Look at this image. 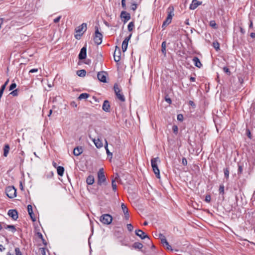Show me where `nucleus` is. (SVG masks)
<instances>
[{"label": "nucleus", "mask_w": 255, "mask_h": 255, "mask_svg": "<svg viewBox=\"0 0 255 255\" xmlns=\"http://www.w3.org/2000/svg\"><path fill=\"white\" fill-rule=\"evenodd\" d=\"M27 211H28V214L29 213L31 214L32 213H33V211H32V207L31 205H28L27 206Z\"/></svg>", "instance_id": "79ce46f5"}, {"label": "nucleus", "mask_w": 255, "mask_h": 255, "mask_svg": "<svg viewBox=\"0 0 255 255\" xmlns=\"http://www.w3.org/2000/svg\"><path fill=\"white\" fill-rule=\"evenodd\" d=\"M16 87V83H12L10 86H9V91H11V90H13L14 89H15Z\"/></svg>", "instance_id": "4c0bfd02"}, {"label": "nucleus", "mask_w": 255, "mask_h": 255, "mask_svg": "<svg viewBox=\"0 0 255 255\" xmlns=\"http://www.w3.org/2000/svg\"><path fill=\"white\" fill-rule=\"evenodd\" d=\"M38 71V69L37 68H34V69H31L30 71H29V73H34V72H37Z\"/></svg>", "instance_id": "4d7b16f0"}, {"label": "nucleus", "mask_w": 255, "mask_h": 255, "mask_svg": "<svg viewBox=\"0 0 255 255\" xmlns=\"http://www.w3.org/2000/svg\"><path fill=\"white\" fill-rule=\"evenodd\" d=\"M211 198L210 195H207L205 197V201L207 203H209L211 201Z\"/></svg>", "instance_id": "a19ab883"}, {"label": "nucleus", "mask_w": 255, "mask_h": 255, "mask_svg": "<svg viewBox=\"0 0 255 255\" xmlns=\"http://www.w3.org/2000/svg\"><path fill=\"white\" fill-rule=\"evenodd\" d=\"M121 208H122V209L123 212L124 213V214H126V213L128 212V209L127 206L125 204H124V203L122 204Z\"/></svg>", "instance_id": "c85d7f7f"}, {"label": "nucleus", "mask_w": 255, "mask_h": 255, "mask_svg": "<svg viewBox=\"0 0 255 255\" xmlns=\"http://www.w3.org/2000/svg\"><path fill=\"white\" fill-rule=\"evenodd\" d=\"M137 8V4L135 3H133L131 4V9L134 11L136 10V9Z\"/></svg>", "instance_id": "49530a36"}, {"label": "nucleus", "mask_w": 255, "mask_h": 255, "mask_svg": "<svg viewBox=\"0 0 255 255\" xmlns=\"http://www.w3.org/2000/svg\"><path fill=\"white\" fill-rule=\"evenodd\" d=\"M131 37V34H130L123 41L122 45V48L123 52H125L127 50L128 46V43Z\"/></svg>", "instance_id": "9d476101"}, {"label": "nucleus", "mask_w": 255, "mask_h": 255, "mask_svg": "<svg viewBox=\"0 0 255 255\" xmlns=\"http://www.w3.org/2000/svg\"><path fill=\"white\" fill-rule=\"evenodd\" d=\"M5 193L9 198H13L16 196V190L13 186H8L5 189Z\"/></svg>", "instance_id": "423d86ee"}, {"label": "nucleus", "mask_w": 255, "mask_h": 255, "mask_svg": "<svg viewBox=\"0 0 255 255\" xmlns=\"http://www.w3.org/2000/svg\"><path fill=\"white\" fill-rule=\"evenodd\" d=\"M83 151V148L81 146H77L74 149L73 154L75 156H79Z\"/></svg>", "instance_id": "f3484780"}, {"label": "nucleus", "mask_w": 255, "mask_h": 255, "mask_svg": "<svg viewBox=\"0 0 255 255\" xmlns=\"http://www.w3.org/2000/svg\"><path fill=\"white\" fill-rule=\"evenodd\" d=\"M219 194L223 195L224 194V185H221L219 189Z\"/></svg>", "instance_id": "f704fd0d"}, {"label": "nucleus", "mask_w": 255, "mask_h": 255, "mask_svg": "<svg viewBox=\"0 0 255 255\" xmlns=\"http://www.w3.org/2000/svg\"><path fill=\"white\" fill-rule=\"evenodd\" d=\"M87 48L86 46L83 47L80 52L78 57L80 60H83L86 58Z\"/></svg>", "instance_id": "4468645a"}, {"label": "nucleus", "mask_w": 255, "mask_h": 255, "mask_svg": "<svg viewBox=\"0 0 255 255\" xmlns=\"http://www.w3.org/2000/svg\"><path fill=\"white\" fill-rule=\"evenodd\" d=\"M57 174L59 176H63L64 172V168L63 167L59 166L57 168Z\"/></svg>", "instance_id": "b1692460"}, {"label": "nucleus", "mask_w": 255, "mask_h": 255, "mask_svg": "<svg viewBox=\"0 0 255 255\" xmlns=\"http://www.w3.org/2000/svg\"><path fill=\"white\" fill-rule=\"evenodd\" d=\"M87 30V24L83 23L80 26L77 27L75 30L76 34L75 35V37L77 39H79L83 34V32Z\"/></svg>", "instance_id": "f03ea898"}, {"label": "nucleus", "mask_w": 255, "mask_h": 255, "mask_svg": "<svg viewBox=\"0 0 255 255\" xmlns=\"http://www.w3.org/2000/svg\"><path fill=\"white\" fill-rule=\"evenodd\" d=\"M121 18L124 19V22L126 23L130 19V15L126 11H122L120 15Z\"/></svg>", "instance_id": "ddd939ff"}, {"label": "nucleus", "mask_w": 255, "mask_h": 255, "mask_svg": "<svg viewBox=\"0 0 255 255\" xmlns=\"http://www.w3.org/2000/svg\"><path fill=\"white\" fill-rule=\"evenodd\" d=\"M107 73L104 71L99 72L97 74L98 79L102 82L106 83Z\"/></svg>", "instance_id": "f8f14e48"}, {"label": "nucleus", "mask_w": 255, "mask_h": 255, "mask_svg": "<svg viewBox=\"0 0 255 255\" xmlns=\"http://www.w3.org/2000/svg\"><path fill=\"white\" fill-rule=\"evenodd\" d=\"M7 214L14 220H16L18 218V213L16 210H9Z\"/></svg>", "instance_id": "2eb2a0df"}, {"label": "nucleus", "mask_w": 255, "mask_h": 255, "mask_svg": "<svg viewBox=\"0 0 255 255\" xmlns=\"http://www.w3.org/2000/svg\"><path fill=\"white\" fill-rule=\"evenodd\" d=\"M108 146V142H107V140H105V148L106 150L107 154L108 156H109V155L112 156V153L109 151Z\"/></svg>", "instance_id": "c756f323"}, {"label": "nucleus", "mask_w": 255, "mask_h": 255, "mask_svg": "<svg viewBox=\"0 0 255 255\" xmlns=\"http://www.w3.org/2000/svg\"><path fill=\"white\" fill-rule=\"evenodd\" d=\"M114 60L116 62H119L121 59V50L118 46L116 47V49L114 54Z\"/></svg>", "instance_id": "9b49d317"}, {"label": "nucleus", "mask_w": 255, "mask_h": 255, "mask_svg": "<svg viewBox=\"0 0 255 255\" xmlns=\"http://www.w3.org/2000/svg\"><path fill=\"white\" fill-rule=\"evenodd\" d=\"M250 36L253 38H255V33L252 32L250 34Z\"/></svg>", "instance_id": "0e129e2a"}, {"label": "nucleus", "mask_w": 255, "mask_h": 255, "mask_svg": "<svg viewBox=\"0 0 255 255\" xmlns=\"http://www.w3.org/2000/svg\"><path fill=\"white\" fill-rule=\"evenodd\" d=\"M224 173L226 179L229 178V168L227 167L224 169Z\"/></svg>", "instance_id": "2f4dec72"}, {"label": "nucleus", "mask_w": 255, "mask_h": 255, "mask_svg": "<svg viewBox=\"0 0 255 255\" xmlns=\"http://www.w3.org/2000/svg\"><path fill=\"white\" fill-rule=\"evenodd\" d=\"M165 101L169 104H171L172 101L170 98L168 97H165Z\"/></svg>", "instance_id": "5fc2aeb1"}, {"label": "nucleus", "mask_w": 255, "mask_h": 255, "mask_svg": "<svg viewBox=\"0 0 255 255\" xmlns=\"http://www.w3.org/2000/svg\"><path fill=\"white\" fill-rule=\"evenodd\" d=\"M192 60L194 62V65L197 67L201 68L202 66V64L197 57H194Z\"/></svg>", "instance_id": "6ab92c4d"}, {"label": "nucleus", "mask_w": 255, "mask_h": 255, "mask_svg": "<svg viewBox=\"0 0 255 255\" xmlns=\"http://www.w3.org/2000/svg\"><path fill=\"white\" fill-rule=\"evenodd\" d=\"M28 214L29 215V216L33 222H34L36 221V219L34 217L33 213H32L31 214V213H29Z\"/></svg>", "instance_id": "3c124183"}, {"label": "nucleus", "mask_w": 255, "mask_h": 255, "mask_svg": "<svg viewBox=\"0 0 255 255\" xmlns=\"http://www.w3.org/2000/svg\"><path fill=\"white\" fill-rule=\"evenodd\" d=\"M165 245L166 246V249L170 251H173L171 246L169 244L168 242L167 243V244H165Z\"/></svg>", "instance_id": "864d4df0"}, {"label": "nucleus", "mask_w": 255, "mask_h": 255, "mask_svg": "<svg viewBox=\"0 0 255 255\" xmlns=\"http://www.w3.org/2000/svg\"><path fill=\"white\" fill-rule=\"evenodd\" d=\"M213 46L217 51H218L220 49V44L217 41L214 42Z\"/></svg>", "instance_id": "473e14b6"}, {"label": "nucleus", "mask_w": 255, "mask_h": 255, "mask_svg": "<svg viewBox=\"0 0 255 255\" xmlns=\"http://www.w3.org/2000/svg\"><path fill=\"white\" fill-rule=\"evenodd\" d=\"M135 234L136 236H138L141 239H144L147 238L148 240V242H151L149 237L146 234H145V233L143 232L142 230H136L135 231Z\"/></svg>", "instance_id": "1a4fd4ad"}, {"label": "nucleus", "mask_w": 255, "mask_h": 255, "mask_svg": "<svg viewBox=\"0 0 255 255\" xmlns=\"http://www.w3.org/2000/svg\"><path fill=\"white\" fill-rule=\"evenodd\" d=\"M95 33L94 38V42L97 45H100L102 42L103 35L99 31V28L97 26L95 27Z\"/></svg>", "instance_id": "6e6552de"}, {"label": "nucleus", "mask_w": 255, "mask_h": 255, "mask_svg": "<svg viewBox=\"0 0 255 255\" xmlns=\"http://www.w3.org/2000/svg\"><path fill=\"white\" fill-rule=\"evenodd\" d=\"M112 186L113 188V190L114 191H116L117 190V184L116 183L115 180L113 179L112 181Z\"/></svg>", "instance_id": "72a5a7b5"}, {"label": "nucleus", "mask_w": 255, "mask_h": 255, "mask_svg": "<svg viewBox=\"0 0 255 255\" xmlns=\"http://www.w3.org/2000/svg\"><path fill=\"white\" fill-rule=\"evenodd\" d=\"M61 18V16H59L58 17H57V18H55L54 19V23H57L59 21V20H60Z\"/></svg>", "instance_id": "603ef678"}, {"label": "nucleus", "mask_w": 255, "mask_h": 255, "mask_svg": "<svg viewBox=\"0 0 255 255\" xmlns=\"http://www.w3.org/2000/svg\"><path fill=\"white\" fill-rule=\"evenodd\" d=\"M177 120L179 121L182 122L183 120V116L182 114H179L177 115Z\"/></svg>", "instance_id": "de8ad7c7"}, {"label": "nucleus", "mask_w": 255, "mask_h": 255, "mask_svg": "<svg viewBox=\"0 0 255 255\" xmlns=\"http://www.w3.org/2000/svg\"><path fill=\"white\" fill-rule=\"evenodd\" d=\"M110 105L109 102L108 100H105L104 102V103L103 104V106H102L103 110L106 112H108L110 111Z\"/></svg>", "instance_id": "a211bd4d"}, {"label": "nucleus", "mask_w": 255, "mask_h": 255, "mask_svg": "<svg viewBox=\"0 0 255 255\" xmlns=\"http://www.w3.org/2000/svg\"><path fill=\"white\" fill-rule=\"evenodd\" d=\"M113 220V217L110 214H105L102 215L100 219V221L104 224L109 225Z\"/></svg>", "instance_id": "39448f33"}, {"label": "nucleus", "mask_w": 255, "mask_h": 255, "mask_svg": "<svg viewBox=\"0 0 255 255\" xmlns=\"http://www.w3.org/2000/svg\"><path fill=\"white\" fill-rule=\"evenodd\" d=\"M98 184L101 185L106 181V178L104 174V169L100 168L98 172Z\"/></svg>", "instance_id": "20e7f679"}, {"label": "nucleus", "mask_w": 255, "mask_h": 255, "mask_svg": "<svg viewBox=\"0 0 255 255\" xmlns=\"http://www.w3.org/2000/svg\"><path fill=\"white\" fill-rule=\"evenodd\" d=\"M89 97V94L87 93H82L80 94L78 97L79 100L86 99Z\"/></svg>", "instance_id": "cd10ccee"}, {"label": "nucleus", "mask_w": 255, "mask_h": 255, "mask_svg": "<svg viewBox=\"0 0 255 255\" xmlns=\"http://www.w3.org/2000/svg\"><path fill=\"white\" fill-rule=\"evenodd\" d=\"M174 8L173 7H169L168 9V15L166 19L163 21L162 25V27L164 28L169 25L171 22L172 19V17L174 15L173 13Z\"/></svg>", "instance_id": "7ed1b4c3"}, {"label": "nucleus", "mask_w": 255, "mask_h": 255, "mask_svg": "<svg viewBox=\"0 0 255 255\" xmlns=\"http://www.w3.org/2000/svg\"><path fill=\"white\" fill-rule=\"evenodd\" d=\"M86 72L85 70H80L77 71V74L80 77H84L86 75Z\"/></svg>", "instance_id": "bb28decb"}, {"label": "nucleus", "mask_w": 255, "mask_h": 255, "mask_svg": "<svg viewBox=\"0 0 255 255\" xmlns=\"http://www.w3.org/2000/svg\"><path fill=\"white\" fill-rule=\"evenodd\" d=\"M161 242L163 245H165L168 243L164 236H163V238H161Z\"/></svg>", "instance_id": "37998d69"}, {"label": "nucleus", "mask_w": 255, "mask_h": 255, "mask_svg": "<svg viewBox=\"0 0 255 255\" xmlns=\"http://www.w3.org/2000/svg\"><path fill=\"white\" fill-rule=\"evenodd\" d=\"M15 251L16 255H22L21 253L20 252L19 248H15Z\"/></svg>", "instance_id": "8fccbe9b"}, {"label": "nucleus", "mask_w": 255, "mask_h": 255, "mask_svg": "<svg viewBox=\"0 0 255 255\" xmlns=\"http://www.w3.org/2000/svg\"><path fill=\"white\" fill-rule=\"evenodd\" d=\"M210 25L214 28H216V23L215 21L211 20L210 22Z\"/></svg>", "instance_id": "e433bc0d"}, {"label": "nucleus", "mask_w": 255, "mask_h": 255, "mask_svg": "<svg viewBox=\"0 0 255 255\" xmlns=\"http://www.w3.org/2000/svg\"><path fill=\"white\" fill-rule=\"evenodd\" d=\"M190 80L191 82H194L195 81V77H191L190 78Z\"/></svg>", "instance_id": "774afa93"}, {"label": "nucleus", "mask_w": 255, "mask_h": 255, "mask_svg": "<svg viewBox=\"0 0 255 255\" xmlns=\"http://www.w3.org/2000/svg\"><path fill=\"white\" fill-rule=\"evenodd\" d=\"M92 141L94 142L95 146L98 148H100L103 146V144L101 140H100L99 138L97 139H96L95 138L92 139Z\"/></svg>", "instance_id": "aec40b11"}, {"label": "nucleus", "mask_w": 255, "mask_h": 255, "mask_svg": "<svg viewBox=\"0 0 255 255\" xmlns=\"http://www.w3.org/2000/svg\"><path fill=\"white\" fill-rule=\"evenodd\" d=\"M95 181L94 177L93 175H89L88 176L86 179V182L88 185H92Z\"/></svg>", "instance_id": "412c9836"}, {"label": "nucleus", "mask_w": 255, "mask_h": 255, "mask_svg": "<svg viewBox=\"0 0 255 255\" xmlns=\"http://www.w3.org/2000/svg\"><path fill=\"white\" fill-rule=\"evenodd\" d=\"M122 6L124 9H127L126 4V0H122Z\"/></svg>", "instance_id": "a18cd8bd"}, {"label": "nucleus", "mask_w": 255, "mask_h": 255, "mask_svg": "<svg viewBox=\"0 0 255 255\" xmlns=\"http://www.w3.org/2000/svg\"><path fill=\"white\" fill-rule=\"evenodd\" d=\"M134 249H141L143 248V245L139 242H135L132 245Z\"/></svg>", "instance_id": "a878e982"}, {"label": "nucleus", "mask_w": 255, "mask_h": 255, "mask_svg": "<svg viewBox=\"0 0 255 255\" xmlns=\"http://www.w3.org/2000/svg\"><path fill=\"white\" fill-rule=\"evenodd\" d=\"M3 18H0V26H1L2 24L3 23Z\"/></svg>", "instance_id": "338daca9"}, {"label": "nucleus", "mask_w": 255, "mask_h": 255, "mask_svg": "<svg viewBox=\"0 0 255 255\" xmlns=\"http://www.w3.org/2000/svg\"><path fill=\"white\" fill-rule=\"evenodd\" d=\"M10 95H12L13 96H16L18 95V90L16 89L12 91L10 93Z\"/></svg>", "instance_id": "c03bdc74"}, {"label": "nucleus", "mask_w": 255, "mask_h": 255, "mask_svg": "<svg viewBox=\"0 0 255 255\" xmlns=\"http://www.w3.org/2000/svg\"><path fill=\"white\" fill-rule=\"evenodd\" d=\"M160 162L159 157L153 158L151 160V164L153 171L157 178H160V172L158 167V163Z\"/></svg>", "instance_id": "f257e3e1"}, {"label": "nucleus", "mask_w": 255, "mask_h": 255, "mask_svg": "<svg viewBox=\"0 0 255 255\" xmlns=\"http://www.w3.org/2000/svg\"><path fill=\"white\" fill-rule=\"evenodd\" d=\"M178 129V127L176 125H174L172 127V130H173V132L174 133L176 134L177 133Z\"/></svg>", "instance_id": "58836bf2"}, {"label": "nucleus", "mask_w": 255, "mask_h": 255, "mask_svg": "<svg viewBox=\"0 0 255 255\" xmlns=\"http://www.w3.org/2000/svg\"><path fill=\"white\" fill-rule=\"evenodd\" d=\"M243 172V167L242 166L239 165L238 168V173L241 174Z\"/></svg>", "instance_id": "6e6d98bb"}, {"label": "nucleus", "mask_w": 255, "mask_h": 255, "mask_svg": "<svg viewBox=\"0 0 255 255\" xmlns=\"http://www.w3.org/2000/svg\"><path fill=\"white\" fill-rule=\"evenodd\" d=\"M41 252L43 255H45V251L44 248H41Z\"/></svg>", "instance_id": "052dcab7"}, {"label": "nucleus", "mask_w": 255, "mask_h": 255, "mask_svg": "<svg viewBox=\"0 0 255 255\" xmlns=\"http://www.w3.org/2000/svg\"><path fill=\"white\" fill-rule=\"evenodd\" d=\"M161 51L162 53L164 54V56L166 55V41L162 42L161 44Z\"/></svg>", "instance_id": "393cba45"}, {"label": "nucleus", "mask_w": 255, "mask_h": 255, "mask_svg": "<svg viewBox=\"0 0 255 255\" xmlns=\"http://www.w3.org/2000/svg\"><path fill=\"white\" fill-rule=\"evenodd\" d=\"M253 26V21L252 20H250V24H249V28H252Z\"/></svg>", "instance_id": "bf43d9fd"}, {"label": "nucleus", "mask_w": 255, "mask_h": 255, "mask_svg": "<svg viewBox=\"0 0 255 255\" xmlns=\"http://www.w3.org/2000/svg\"><path fill=\"white\" fill-rule=\"evenodd\" d=\"M134 26V24L133 22H130L128 26V29L129 31H131L133 30V28Z\"/></svg>", "instance_id": "7c9ffc66"}, {"label": "nucleus", "mask_w": 255, "mask_h": 255, "mask_svg": "<svg viewBox=\"0 0 255 255\" xmlns=\"http://www.w3.org/2000/svg\"><path fill=\"white\" fill-rule=\"evenodd\" d=\"M114 89L117 97L122 102L125 101V98L124 95L121 93V89L119 85L116 83L114 86Z\"/></svg>", "instance_id": "0eeeda50"}, {"label": "nucleus", "mask_w": 255, "mask_h": 255, "mask_svg": "<svg viewBox=\"0 0 255 255\" xmlns=\"http://www.w3.org/2000/svg\"><path fill=\"white\" fill-rule=\"evenodd\" d=\"M202 4V2L199 1L197 0H193L191 4L190 5V9H195L198 6L201 5Z\"/></svg>", "instance_id": "dca6fc26"}, {"label": "nucleus", "mask_w": 255, "mask_h": 255, "mask_svg": "<svg viewBox=\"0 0 255 255\" xmlns=\"http://www.w3.org/2000/svg\"><path fill=\"white\" fill-rule=\"evenodd\" d=\"M223 70L224 72L227 74L228 75H230L231 73L229 70V69L227 67H224L223 68Z\"/></svg>", "instance_id": "c9c22d12"}, {"label": "nucleus", "mask_w": 255, "mask_h": 255, "mask_svg": "<svg viewBox=\"0 0 255 255\" xmlns=\"http://www.w3.org/2000/svg\"><path fill=\"white\" fill-rule=\"evenodd\" d=\"M125 218L126 220H128L129 218V215L128 214V212L126 213V214H125Z\"/></svg>", "instance_id": "13d9d810"}, {"label": "nucleus", "mask_w": 255, "mask_h": 255, "mask_svg": "<svg viewBox=\"0 0 255 255\" xmlns=\"http://www.w3.org/2000/svg\"><path fill=\"white\" fill-rule=\"evenodd\" d=\"M240 29L241 32L244 34L245 33V30L242 27H240Z\"/></svg>", "instance_id": "e2e57ef3"}, {"label": "nucleus", "mask_w": 255, "mask_h": 255, "mask_svg": "<svg viewBox=\"0 0 255 255\" xmlns=\"http://www.w3.org/2000/svg\"><path fill=\"white\" fill-rule=\"evenodd\" d=\"M251 132H250V130L248 129L247 130V135H248V136L249 137H250V138H251Z\"/></svg>", "instance_id": "69168bd1"}, {"label": "nucleus", "mask_w": 255, "mask_h": 255, "mask_svg": "<svg viewBox=\"0 0 255 255\" xmlns=\"http://www.w3.org/2000/svg\"><path fill=\"white\" fill-rule=\"evenodd\" d=\"M9 146L8 144H6L4 145L3 148V156L6 157L9 152Z\"/></svg>", "instance_id": "4be33fe9"}, {"label": "nucleus", "mask_w": 255, "mask_h": 255, "mask_svg": "<svg viewBox=\"0 0 255 255\" xmlns=\"http://www.w3.org/2000/svg\"><path fill=\"white\" fill-rule=\"evenodd\" d=\"M182 163L183 165L186 166L187 165V160L185 157H183L182 159Z\"/></svg>", "instance_id": "09e8293b"}, {"label": "nucleus", "mask_w": 255, "mask_h": 255, "mask_svg": "<svg viewBox=\"0 0 255 255\" xmlns=\"http://www.w3.org/2000/svg\"><path fill=\"white\" fill-rule=\"evenodd\" d=\"M5 250V248L2 245H0V252H2Z\"/></svg>", "instance_id": "680f3d73"}, {"label": "nucleus", "mask_w": 255, "mask_h": 255, "mask_svg": "<svg viewBox=\"0 0 255 255\" xmlns=\"http://www.w3.org/2000/svg\"><path fill=\"white\" fill-rule=\"evenodd\" d=\"M4 228L6 229L10 230L13 233L15 232L16 231L15 227L13 225H6L4 224Z\"/></svg>", "instance_id": "5701e85b"}, {"label": "nucleus", "mask_w": 255, "mask_h": 255, "mask_svg": "<svg viewBox=\"0 0 255 255\" xmlns=\"http://www.w3.org/2000/svg\"><path fill=\"white\" fill-rule=\"evenodd\" d=\"M127 229L129 232H131L133 229V227L131 224H128L127 225Z\"/></svg>", "instance_id": "ea45409f"}]
</instances>
